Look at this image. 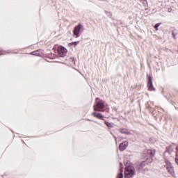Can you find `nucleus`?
<instances>
[{"instance_id":"f257e3e1","label":"nucleus","mask_w":178,"mask_h":178,"mask_svg":"<svg viewBox=\"0 0 178 178\" xmlns=\"http://www.w3.org/2000/svg\"><path fill=\"white\" fill-rule=\"evenodd\" d=\"M136 176V170H134V167L127 166L125 168L124 171V177L125 178H131Z\"/></svg>"},{"instance_id":"f03ea898","label":"nucleus","mask_w":178,"mask_h":178,"mask_svg":"<svg viewBox=\"0 0 178 178\" xmlns=\"http://www.w3.org/2000/svg\"><path fill=\"white\" fill-rule=\"evenodd\" d=\"M84 31V26L81 24H79L78 26H75L73 31L74 36L77 38L80 37V33Z\"/></svg>"},{"instance_id":"7ed1b4c3","label":"nucleus","mask_w":178,"mask_h":178,"mask_svg":"<svg viewBox=\"0 0 178 178\" xmlns=\"http://www.w3.org/2000/svg\"><path fill=\"white\" fill-rule=\"evenodd\" d=\"M154 155H155V150H147V156L145 157L146 163H151V162H152V156H154Z\"/></svg>"},{"instance_id":"20e7f679","label":"nucleus","mask_w":178,"mask_h":178,"mask_svg":"<svg viewBox=\"0 0 178 178\" xmlns=\"http://www.w3.org/2000/svg\"><path fill=\"white\" fill-rule=\"evenodd\" d=\"M105 108V104L102 100H100L99 102H97L96 105L94 106V111L95 112H104V111H101L99 109H104Z\"/></svg>"},{"instance_id":"39448f33","label":"nucleus","mask_w":178,"mask_h":178,"mask_svg":"<svg viewBox=\"0 0 178 178\" xmlns=\"http://www.w3.org/2000/svg\"><path fill=\"white\" fill-rule=\"evenodd\" d=\"M58 54L61 57L65 56L66 54H67V49L63 46H59L58 48Z\"/></svg>"},{"instance_id":"423d86ee","label":"nucleus","mask_w":178,"mask_h":178,"mask_svg":"<svg viewBox=\"0 0 178 178\" xmlns=\"http://www.w3.org/2000/svg\"><path fill=\"white\" fill-rule=\"evenodd\" d=\"M147 87H148L149 91H155V88H154V85L152 84V76H149Z\"/></svg>"},{"instance_id":"0eeeda50","label":"nucleus","mask_w":178,"mask_h":178,"mask_svg":"<svg viewBox=\"0 0 178 178\" xmlns=\"http://www.w3.org/2000/svg\"><path fill=\"white\" fill-rule=\"evenodd\" d=\"M127 147H129V142L125 140V141L122 142V143H120V145L119 146V149H120V151H124V149H127Z\"/></svg>"},{"instance_id":"6e6552de","label":"nucleus","mask_w":178,"mask_h":178,"mask_svg":"<svg viewBox=\"0 0 178 178\" xmlns=\"http://www.w3.org/2000/svg\"><path fill=\"white\" fill-rule=\"evenodd\" d=\"M166 169L168 173L171 175V176H173V177H176V174L175 173V169H173V167H172V165L170 167H167Z\"/></svg>"},{"instance_id":"1a4fd4ad","label":"nucleus","mask_w":178,"mask_h":178,"mask_svg":"<svg viewBox=\"0 0 178 178\" xmlns=\"http://www.w3.org/2000/svg\"><path fill=\"white\" fill-rule=\"evenodd\" d=\"M92 115L95 116V118H97V119H100V120H104V115L101 114L100 113L93 112L92 113Z\"/></svg>"},{"instance_id":"9d476101","label":"nucleus","mask_w":178,"mask_h":178,"mask_svg":"<svg viewBox=\"0 0 178 178\" xmlns=\"http://www.w3.org/2000/svg\"><path fill=\"white\" fill-rule=\"evenodd\" d=\"M165 152H168V154H172L173 152V147L172 146L167 147Z\"/></svg>"},{"instance_id":"9b49d317","label":"nucleus","mask_w":178,"mask_h":178,"mask_svg":"<svg viewBox=\"0 0 178 178\" xmlns=\"http://www.w3.org/2000/svg\"><path fill=\"white\" fill-rule=\"evenodd\" d=\"M164 162L165 163L166 168H169V167L172 166V163L167 159H164Z\"/></svg>"},{"instance_id":"f8f14e48","label":"nucleus","mask_w":178,"mask_h":178,"mask_svg":"<svg viewBox=\"0 0 178 178\" xmlns=\"http://www.w3.org/2000/svg\"><path fill=\"white\" fill-rule=\"evenodd\" d=\"M31 55H36V56H41V54H40V50L31 52Z\"/></svg>"},{"instance_id":"ddd939ff","label":"nucleus","mask_w":178,"mask_h":178,"mask_svg":"<svg viewBox=\"0 0 178 178\" xmlns=\"http://www.w3.org/2000/svg\"><path fill=\"white\" fill-rule=\"evenodd\" d=\"M120 131L122 134H130V132H129L127 131V129H120Z\"/></svg>"},{"instance_id":"4468645a","label":"nucleus","mask_w":178,"mask_h":178,"mask_svg":"<svg viewBox=\"0 0 178 178\" xmlns=\"http://www.w3.org/2000/svg\"><path fill=\"white\" fill-rule=\"evenodd\" d=\"M105 124L108 127V129H112V127H113V124H111L107 121L105 122Z\"/></svg>"},{"instance_id":"2eb2a0df","label":"nucleus","mask_w":178,"mask_h":178,"mask_svg":"<svg viewBox=\"0 0 178 178\" xmlns=\"http://www.w3.org/2000/svg\"><path fill=\"white\" fill-rule=\"evenodd\" d=\"M117 178H123V171L121 170L120 173H118Z\"/></svg>"},{"instance_id":"dca6fc26","label":"nucleus","mask_w":178,"mask_h":178,"mask_svg":"<svg viewBox=\"0 0 178 178\" xmlns=\"http://www.w3.org/2000/svg\"><path fill=\"white\" fill-rule=\"evenodd\" d=\"M159 26H161V24H159V23H157L155 24L154 29H155L156 31H158V30H159L158 28L159 27Z\"/></svg>"},{"instance_id":"f3484780","label":"nucleus","mask_w":178,"mask_h":178,"mask_svg":"<svg viewBox=\"0 0 178 178\" xmlns=\"http://www.w3.org/2000/svg\"><path fill=\"white\" fill-rule=\"evenodd\" d=\"M79 42H80L79 41H76V42H72L71 44L72 45H75L76 47V45H78Z\"/></svg>"},{"instance_id":"a211bd4d","label":"nucleus","mask_w":178,"mask_h":178,"mask_svg":"<svg viewBox=\"0 0 178 178\" xmlns=\"http://www.w3.org/2000/svg\"><path fill=\"white\" fill-rule=\"evenodd\" d=\"M107 16H108V17H112V13H108V12H106Z\"/></svg>"},{"instance_id":"6ab92c4d","label":"nucleus","mask_w":178,"mask_h":178,"mask_svg":"<svg viewBox=\"0 0 178 178\" xmlns=\"http://www.w3.org/2000/svg\"><path fill=\"white\" fill-rule=\"evenodd\" d=\"M176 149H177V152H176V156H177H177H178V146H177Z\"/></svg>"},{"instance_id":"aec40b11","label":"nucleus","mask_w":178,"mask_h":178,"mask_svg":"<svg viewBox=\"0 0 178 178\" xmlns=\"http://www.w3.org/2000/svg\"><path fill=\"white\" fill-rule=\"evenodd\" d=\"M0 55H2V53H1V52H0Z\"/></svg>"},{"instance_id":"412c9836","label":"nucleus","mask_w":178,"mask_h":178,"mask_svg":"<svg viewBox=\"0 0 178 178\" xmlns=\"http://www.w3.org/2000/svg\"><path fill=\"white\" fill-rule=\"evenodd\" d=\"M168 12H170V10H168Z\"/></svg>"},{"instance_id":"4be33fe9","label":"nucleus","mask_w":178,"mask_h":178,"mask_svg":"<svg viewBox=\"0 0 178 178\" xmlns=\"http://www.w3.org/2000/svg\"><path fill=\"white\" fill-rule=\"evenodd\" d=\"M168 12H170V10H168Z\"/></svg>"}]
</instances>
